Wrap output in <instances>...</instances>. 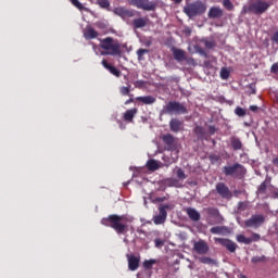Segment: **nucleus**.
<instances>
[{"instance_id": "f257e3e1", "label": "nucleus", "mask_w": 278, "mask_h": 278, "mask_svg": "<svg viewBox=\"0 0 278 278\" xmlns=\"http://www.w3.org/2000/svg\"><path fill=\"white\" fill-rule=\"evenodd\" d=\"M129 218L125 215L111 214L108 217L102 218L101 224L104 227H111L118 236H125L129 231Z\"/></svg>"}, {"instance_id": "f03ea898", "label": "nucleus", "mask_w": 278, "mask_h": 278, "mask_svg": "<svg viewBox=\"0 0 278 278\" xmlns=\"http://www.w3.org/2000/svg\"><path fill=\"white\" fill-rule=\"evenodd\" d=\"M99 49L101 55H111L112 58H122L123 56V45L117 39L112 37H106L104 39H99Z\"/></svg>"}, {"instance_id": "7ed1b4c3", "label": "nucleus", "mask_w": 278, "mask_h": 278, "mask_svg": "<svg viewBox=\"0 0 278 278\" xmlns=\"http://www.w3.org/2000/svg\"><path fill=\"white\" fill-rule=\"evenodd\" d=\"M165 151H170V157L164 155L162 160L165 162V166H170V164H175L177 160H179V146L175 140H165L164 141Z\"/></svg>"}, {"instance_id": "20e7f679", "label": "nucleus", "mask_w": 278, "mask_h": 278, "mask_svg": "<svg viewBox=\"0 0 278 278\" xmlns=\"http://www.w3.org/2000/svg\"><path fill=\"white\" fill-rule=\"evenodd\" d=\"M270 8V3L262 0H256L254 2H249V4L243 5L241 14H264L266 10Z\"/></svg>"}, {"instance_id": "39448f33", "label": "nucleus", "mask_w": 278, "mask_h": 278, "mask_svg": "<svg viewBox=\"0 0 278 278\" xmlns=\"http://www.w3.org/2000/svg\"><path fill=\"white\" fill-rule=\"evenodd\" d=\"M207 11V7L202 1H195L187 4L184 8V12L189 18H194V16H201V14H205Z\"/></svg>"}, {"instance_id": "423d86ee", "label": "nucleus", "mask_w": 278, "mask_h": 278, "mask_svg": "<svg viewBox=\"0 0 278 278\" xmlns=\"http://www.w3.org/2000/svg\"><path fill=\"white\" fill-rule=\"evenodd\" d=\"M223 173L226 177H233L235 179H242L244 175H247V169L240 163H236L233 165L224 166Z\"/></svg>"}, {"instance_id": "0eeeda50", "label": "nucleus", "mask_w": 278, "mask_h": 278, "mask_svg": "<svg viewBox=\"0 0 278 278\" xmlns=\"http://www.w3.org/2000/svg\"><path fill=\"white\" fill-rule=\"evenodd\" d=\"M128 3L138 10H143L144 12H155V10H157L156 0H128Z\"/></svg>"}, {"instance_id": "6e6552de", "label": "nucleus", "mask_w": 278, "mask_h": 278, "mask_svg": "<svg viewBox=\"0 0 278 278\" xmlns=\"http://www.w3.org/2000/svg\"><path fill=\"white\" fill-rule=\"evenodd\" d=\"M162 114H188V109L184 103L169 101L165 106H163Z\"/></svg>"}, {"instance_id": "1a4fd4ad", "label": "nucleus", "mask_w": 278, "mask_h": 278, "mask_svg": "<svg viewBox=\"0 0 278 278\" xmlns=\"http://www.w3.org/2000/svg\"><path fill=\"white\" fill-rule=\"evenodd\" d=\"M263 223H266V217L262 214L252 215L249 219L244 222L245 227H253L257 229L262 227Z\"/></svg>"}, {"instance_id": "9d476101", "label": "nucleus", "mask_w": 278, "mask_h": 278, "mask_svg": "<svg viewBox=\"0 0 278 278\" xmlns=\"http://www.w3.org/2000/svg\"><path fill=\"white\" fill-rule=\"evenodd\" d=\"M166 210H170V205L168 204L160 205L159 215H155L153 217L154 225H164V223H166V217L168 216V213L166 212Z\"/></svg>"}, {"instance_id": "9b49d317", "label": "nucleus", "mask_w": 278, "mask_h": 278, "mask_svg": "<svg viewBox=\"0 0 278 278\" xmlns=\"http://www.w3.org/2000/svg\"><path fill=\"white\" fill-rule=\"evenodd\" d=\"M215 188L217 194H219L222 199H231L233 197V193L225 182H218Z\"/></svg>"}, {"instance_id": "f8f14e48", "label": "nucleus", "mask_w": 278, "mask_h": 278, "mask_svg": "<svg viewBox=\"0 0 278 278\" xmlns=\"http://www.w3.org/2000/svg\"><path fill=\"white\" fill-rule=\"evenodd\" d=\"M193 251L198 255H207L210 253V245L204 240H199L193 243Z\"/></svg>"}, {"instance_id": "ddd939ff", "label": "nucleus", "mask_w": 278, "mask_h": 278, "mask_svg": "<svg viewBox=\"0 0 278 278\" xmlns=\"http://www.w3.org/2000/svg\"><path fill=\"white\" fill-rule=\"evenodd\" d=\"M215 242H217L222 247H225L230 253H236V249H238V244L229 239L215 238Z\"/></svg>"}, {"instance_id": "4468645a", "label": "nucleus", "mask_w": 278, "mask_h": 278, "mask_svg": "<svg viewBox=\"0 0 278 278\" xmlns=\"http://www.w3.org/2000/svg\"><path fill=\"white\" fill-rule=\"evenodd\" d=\"M113 13L116 16H119L121 18H132V16H135L134 11L125 8V7H117L115 9H113Z\"/></svg>"}, {"instance_id": "2eb2a0df", "label": "nucleus", "mask_w": 278, "mask_h": 278, "mask_svg": "<svg viewBox=\"0 0 278 278\" xmlns=\"http://www.w3.org/2000/svg\"><path fill=\"white\" fill-rule=\"evenodd\" d=\"M128 261L129 270H138L140 268V256H136L134 254H126Z\"/></svg>"}, {"instance_id": "dca6fc26", "label": "nucleus", "mask_w": 278, "mask_h": 278, "mask_svg": "<svg viewBox=\"0 0 278 278\" xmlns=\"http://www.w3.org/2000/svg\"><path fill=\"white\" fill-rule=\"evenodd\" d=\"M184 128V122L179 121L178 118H172L169 122V129L174 131V134H179Z\"/></svg>"}, {"instance_id": "f3484780", "label": "nucleus", "mask_w": 278, "mask_h": 278, "mask_svg": "<svg viewBox=\"0 0 278 278\" xmlns=\"http://www.w3.org/2000/svg\"><path fill=\"white\" fill-rule=\"evenodd\" d=\"M185 212L188 215V217L190 218V220H192L193 223L201 220V213L199 211H197L195 208L187 207L185 210Z\"/></svg>"}, {"instance_id": "a211bd4d", "label": "nucleus", "mask_w": 278, "mask_h": 278, "mask_svg": "<svg viewBox=\"0 0 278 278\" xmlns=\"http://www.w3.org/2000/svg\"><path fill=\"white\" fill-rule=\"evenodd\" d=\"M224 14L225 13L220 7H212L208 10L207 16L208 18H223Z\"/></svg>"}, {"instance_id": "6ab92c4d", "label": "nucleus", "mask_w": 278, "mask_h": 278, "mask_svg": "<svg viewBox=\"0 0 278 278\" xmlns=\"http://www.w3.org/2000/svg\"><path fill=\"white\" fill-rule=\"evenodd\" d=\"M149 23V17H138L132 21V27L135 29H142V27H147Z\"/></svg>"}, {"instance_id": "aec40b11", "label": "nucleus", "mask_w": 278, "mask_h": 278, "mask_svg": "<svg viewBox=\"0 0 278 278\" xmlns=\"http://www.w3.org/2000/svg\"><path fill=\"white\" fill-rule=\"evenodd\" d=\"M101 64L106 68L108 72L111 73V75H114L115 77H121V71L116 68L114 65L108 63L106 60H102Z\"/></svg>"}, {"instance_id": "412c9836", "label": "nucleus", "mask_w": 278, "mask_h": 278, "mask_svg": "<svg viewBox=\"0 0 278 278\" xmlns=\"http://www.w3.org/2000/svg\"><path fill=\"white\" fill-rule=\"evenodd\" d=\"M172 53L176 62H184V60H186V51L179 48H172Z\"/></svg>"}, {"instance_id": "4be33fe9", "label": "nucleus", "mask_w": 278, "mask_h": 278, "mask_svg": "<svg viewBox=\"0 0 278 278\" xmlns=\"http://www.w3.org/2000/svg\"><path fill=\"white\" fill-rule=\"evenodd\" d=\"M84 38H86V40H92L94 38H99V31H97L91 26H88L84 33Z\"/></svg>"}, {"instance_id": "5701e85b", "label": "nucleus", "mask_w": 278, "mask_h": 278, "mask_svg": "<svg viewBox=\"0 0 278 278\" xmlns=\"http://www.w3.org/2000/svg\"><path fill=\"white\" fill-rule=\"evenodd\" d=\"M138 114V109H129L124 113V121L127 123H134V116Z\"/></svg>"}, {"instance_id": "b1692460", "label": "nucleus", "mask_w": 278, "mask_h": 278, "mask_svg": "<svg viewBox=\"0 0 278 278\" xmlns=\"http://www.w3.org/2000/svg\"><path fill=\"white\" fill-rule=\"evenodd\" d=\"M137 100L144 105H153V103L156 101L155 97L153 96L137 97Z\"/></svg>"}, {"instance_id": "393cba45", "label": "nucleus", "mask_w": 278, "mask_h": 278, "mask_svg": "<svg viewBox=\"0 0 278 278\" xmlns=\"http://www.w3.org/2000/svg\"><path fill=\"white\" fill-rule=\"evenodd\" d=\"M198 260L200 264H207L208 266H216V264H218L216 260L210 256H200Z\"/></svg>"}, {"instance_id": "a878e982", "label": "nucleus", "mask_w": 278, "mask_h": 278, "mask_svg": "<svg viewBox=\"0 0 278 278\" xmlns=\"http://www.w3.org/2000/svg\"><path fill=\"white\" fill-rule=\"evenodd\" d=\"M146 166L148 170H151L153 173L160 168V163L153 159H150L148 160Z\"/></svg>"}, {"instance_id": "bb28decb", "label": "nucleus", "mask_w": 278, "mask_h": 278, "mask_svg": "<svg viewBox=\"0 0 278 278\" xmlns=\"http://www.w3.org/2000/svg\"><path fill=\"white\" fill-rule=\"evenodd\" d=\"M211 233H214L215 236H222V233H225L227 231V227L225 226H214L211 228Z\"/></svg>"}, {"instance_id": "cd10ccee", "label": "nucleus", "mask_w": 278, "mask_h": 278, "mask_svg": "<svg viewBox=\"0 0 278 278\" xmlns=\"http://www.w3.org/2000/svg\"><path fill=\"white\" fill-rule=\"evenodd\" d=\"M200 42H202V45H204V47L206 49H215L216 48V41H214V39L208 40L207 38H202L200 40Z\"/></svg>"}, {"instance_id": "c85d7f7f", "label": "nucleus", "mask_w": 278, "mask_h": 278, "mask_svg": "<svg viewBox=\"0 0 278 278\" xmlns=\"http://www.w3.org/2000/svg\"><path fill=\"white\" fill-rule=\"evenodd\" d=\"M222 5L228 10V12H233V10H236V7L231 0H222Z\"/></svg>"}, {"instance_id": "c756f323", "label": "nucleus", "mask_w": 278, "mask_h": 278, "mask_svg": "<svg viewBox=\"0 0 278 278\" xmlns=\"http://www.w3.org/2000/svg\"><path fill=\"white\" fill-rule=\"evenodd\" d=\"M155 264H157V261L155 258L146 260L143 262V268H146V270H151V268H153Z\"/></svg>"}, {"instance_id": "7c9ffc66", "label": "nucleus", "mask_w": 278, "mask_h": 278, "mask_svg": "<svg viewBox=\"0 0 278 278\" xmlns=\"http://www.w3.org/2000/svg\"><path fill=\"white\" fill-rule=\"evenodd\" d=\"M119 92L123 97H134V94H131V86L128 87H121L119 88Z\"/></svg>"}, {"instance_id": "2f4dec72", "label": "nucleus", "mask_w": 278, "mask_h": 278, "mask_svg": "<svg viewBox=\"0 0 278 278\" xmlns=\"http://www.w3.org/2000/svg\"><path fill=\"white\" fill-rule=\"evenodd\" d=\"M251 238H247L244 235L237 236V242H240L241 244H251Z\"/></svg>"}, {"instance_id": "473e14b6", "label": "nucleus", "mask_w": 278, "mask_h": 278, "mask_svg": "<svg viewBox=\"0 0 278 278\" xmlns=\"http://www.w3.org/2000/svg\"><path fill=\"white\" fill-rule=\"evenodd\" d=\"M194 134H197L198 138H205V129L201 126H195L193 129Z\"/></svg>"}, {"instance_id": "72a5a7b5", "label": "nucleus", "mask_w": 278, "mask_h": 278, "mask_svg": "<svg viewBox=\"0 0 278 278\" xmlns=\"http://www.w3.org/2000/svg\"><path fill=\"white\" fill-rule=\"evenodd\" d=\"M97 3L102 10H109L110 11V0H97Z\"/></svg>"}, {"instance_id": "f704fd0d", "label": "nucleus", "mask_w": 278, "mask_h": 278, "mask_svg": "<svg viewBox=\"0 0 278 278\" xmlns=\"http://www.w3.org/2000/svg\"><path fill=\"white\" fill-rule=\"evenodd\" d=\"M72 4H74L75 8H77V10H85V12H88V8L84 7V4H81V2H79V0H70Z\"/></svg>"}, {"instance_id": "c9c22d12", "label": "nucleus", "mask_w": 278, "mask_h": 278, "mask_svg": "<svg viewBox=\"0 0 278 278\" xmlns=\"http://www.w3.org/2000/svg\"><path fill=\"white\" fill-rule=\"evenodd\" d=\"M268 188V182L263 181L258 188H257V193L258 194H266V189Z\"/></svg>"}, {"instance_id": "e433bc0d", "label": "nucleus", "mask_w": 278, "mask_h": 278, "mask_svg": "<svg viewBox=\"0 0 278 278\" xmlns=\"http://www.w3.org/2000/svg\"><path fill=\"white\" fill-rule=\"evenodd\" d=\"M237 210L238 212H245V210H249V203L247 201L238 202Z\"/></svg>"}, {"instance_id": "4c0bfd02", "label": "nucleus", "mask_w": 278, "mask_h": 278, "mask_svg": "<svg viewBox=\"0 0 278 278\" xmlns=\"http://www.w3.org/2000/svg\"><path fill=\"white\" fill-rule=\"evenodd\" d=\"M235 114L242 118V117L247 116V110H244V109H242L240 106H237L235 109Z\"/></svg>"}, {"instance_id": "58836bf2", "label": "nucleus", "mask_w": 278, "mask_h": 278, "mask_svg": "<svg viewBox=\"0 0 278 278\" xmlns=\"http://www.w3.org/2000/svg\"><path fill=\"white\" fill-rule=\"evenodd\" d=\"M207 214H208L210 216H214V217L216 218V217L219 216L220 212H219L218 208H216V207H210V208L207 210Z\"/></svg>"}, {"instance_id": "ea45409f", "label": "nucleus", "mask_w": 278, "mask_h": 278, "mask_svg": "<svg viewBox=\"0 0 278 278\" xmlns=\"http://www.w3.org/2000/svg\"><path fill=\"white\" fill-rule=\"evenodd\" d=\"M252 264H258L262 262H266V256L262 255V256H253L251 260Z\"/></svg>"}, {"instance_id": "a19ab883", "label": "nucleus", "mask_w": 278, "mask_h": 278, "mask_svg": "<svg viewBox=\"0 0 278 278\" xmlns=\"http://www.w3.org/2000/svg\"><path fill=\"white\" fill-rule=\"evenodd\" d=\"M219 75L222 79H229V75H230L229 70H227L226 67H223L220 70Z\"/></svg>"}, {"instance_id": "79ce46f5", "label": "nucleus", "mask_w": 278, "mask_h": 278, "mask_svg": "<svg viewBox=\"0 0 278 278\" xmlns=\"http://www.w3.org/2000/svg\"><path fill=\"white\" fill-rule=\"evenodd\" d=\"M231 147H232V149H235V151H240V149H242V141L233 140L231 142Z\"/></svg>"}, {"instance_id": "37998d69", "label": "nucleus", "mask_w": 278, "mask_h": 278, "mask_svg": "<svg viewBox=\"0 0 278 278\" xmlns=\"http://www.w3.org/2000/svg\"><path fill=\"white\" fill-rule=\"evenodd\" d=\"M176 176L184 181V179H186V173L184 172V169L181 168H176Z\"/></svg>"}, {"instance_id": "c03bdc74", "label": "nucleus", "mask_w": 278, "mask_h": 278, "mask_svg": "<svg viewBox=\"0 0 278 278\" xmlns=\"http://www.w3.org/2000/svg\"><path fill=\"white\" fill-rule=\"evenodd\" d=\"M208 160H211L212 164H215V162H219L220 161V155H218V154H211V155H208Z\"/></svg>"}, {"instance_id": "a18cd8bd", "label": "nucleus", "mask_w": 278, "mask_h": 278, "mask_svg": "<svg viewBox=\"0 0 278 278\" xmlns=\"http://www.w3.org/2000/svg\"><path fill=\"white\" fill-rule=\"evenodd\" d=\"M144 53H149V50H147V49L137 50L138 60H142Z\"/></svg>"}, {"instance_id": "49530a36", "label": "nucleus", "mask_w": 278, "mask_h": 278, "mask_svg": "<svg viewBox=\"0 0 278 278\" xmlns=\"http://www.w3.org/2000/svg\"><path fill=\"white\" fill-rule=\"evenodd\" d=\"M261 238H262V237L260 236V233L253 232V233H252V237L250 238V240H252L251 243H252V242H260Z\"/></svg>"}, {"instance_id": "de8ad7c7", "label": "nucleus", "mask_w": 278, "mask_h": 278, "mask_svg": "<svg viewBox=\"0 0 278 278\" xmlns=\"http://www.w3.org/2000/svg\"><path fill=\"white\" fill-rule=\"evenodd\" d=\"M195 51H197V53H200V55H204V58H207V53L205 52V49H203L199 46H195Z\"/></svg>"}, {"instance_id": "09e8293b", "label": "nucleus", "mask_w": 278, "mask_h": 278, "mask_svg": "<svg viewBox=\"0 0 278 278\" xmlns=\"http://www.w3.org/2000/svg\"><path fill=\"white\" fill-rule=\"evenodd\" d=\"M146 84H147V81H144V80H137V81H135V88H144Z\"/></svg>"}, {"instance_id": "8fccbe9b", "label": "nucleus", "mask_w": 278, "mask_h": 278, "mask_svg": "<svg viewBox=\"0 0 278 278\" xmlns=\"http://www.w3.org/2000/svg\"><path fill=\"white\" fill-rule=\"evenodd\" d=\"M154 244H155L156 249H160V248L164 247V241L162 239H155Z\"/></svg>"}, {"instance_id": "3c124183", "label": "nucleus", "mask_w": 278, "mask_h": 278, "mask_svg": "<svg viewBox=\"0 0 278 278\" xmlns=\"http://www.w3.org/2000/svg\"><path fill=\"white\" fill-rule=\"evenodd\" d=\"M270 73H274L275 75H278V62L274 63L270 67Z\"/></svg>"}, {"instance_id": "603ef678", "label": "nucleus", "mask_w": 278, "mask_h": 278, "mask_svg": "<svg viewBox=\"0 0 278 278\" xmlns=\"http://www.w3.org/2000/svg\"><path fill=\"white\" fill-rule=\"evenodd\" d=\"M185 60H186L187 64H189L190 66L197 65V61H194V59H192V58H186Z\"/></svg>"}, {"instance_id": "864d4df0", "label": "nucleus", "mask_w": 278, "mask_h": 278, "mask_svg": "<svg viewBox=\"0 0 278 278\" xmlns=\"http://www.w3.org/2000/svg\"><path fill=\"white\" fill-rule=\"evenodd\" d=\"M208 134H210V136H214L216 134V127L215 126H208Z\"/></svg>"}, {"instance_id": "5fc2aeb1", "label": "nucleus", "mask_w": 278, "mask_h": 278, "mask_svg": "<svg viewBox=\"0 0 278 278\" xmlns=\"http://www.w3.org/2000/svg\"><path fill=\"white\" fill-rule=\"evenodd\" d=\"M258 111H260V106L258 105H250V112L257 113Z\"/></svg>"}, {"instance_id": "6e6d98bb", "label": "nucleus", "mask_w": 278, "mask_h": 278, "mask_svg": "<svg viewBox=\"0 0 278 278\" xmlns=\"http://www.w3.org/2000/svg\"><path fill=\"white\" fill-rule=\"evenodd\" d=\"M184 34L185 36H190L192 34V29L190 27H185Z\"/></svg>"}, {"instance_id": "4d7b16f0", "label": "nucleus", "mask_w": 278, "mask_h": 278, "mask_svg": "<svg viewBox=\"0 0 278 278\" xmlns=\"http://www.w3.org/2000/svg\"><path fill=\"white\" fill-rule=\"evenodd\" d=\"M242 192H244V191L236 189L233 191V197L238 198V197H240V194H242Z\"/></svg>"}, {"instance_id": "13d9d810", "label": "nucleus", "mask_w": 278, "mask_h": 278, "mask_svg": "<svg viewBox=\"0 0 278 278\" xmlns=\"http://www.w3.org/2000/svg\"><path fill=\"white\" fill-rule=\"evenodd\" d=\"M163 140H173V135L168 134L163 137Z\"/></svg>"}, {"instance_id": "bf43d9fd", "label": "nucleus", "mask_w": 278, "mask_h": 278, "mask_svg": "<svg viewBox=\"0 0 278 278\" xmlns=\"http://www.w3.org/2000/svg\"><path fill=\"white\" fill-rule=\"evenodd\" d=\"M250 89L252 90V94H255V92H256L255 85L251 84Z\"/></svg>"}, {"instance_id": "052dcab7", "label": "nucleus", "mask_w": 278, "mask_h": 278, "mask_svg": "<svg viewBox=\"0 0 278 278\" xmlns=\"http://www.w3.org/2000/svg\"><path fill=\"white\" fill-rule=\"evenodd\" d=\"M129 103H134V99H128L126 102H125V105H129Z\"/></svg>"}, {"instance_id": "680f3d73", "label": "nucleus", "mask_w": 278, "mask_h": 278, "mask_svg": "<svg viewBox=\"0 0 278 278\" xmlns=\"http://www.w3.org/2000/svg\"><path fill=\"white\" fill-rule=\"evenodd\" d=\"M273 164H275V166H278V157L273 160Z\"/></svg>"}, {"instance_id": "e2e57ef3", "label": "nucleus", "mask_w": 278, "mask_h": 278, "mask_svg": "<svg viewBox=\"0 0 278 278\" xmlns=\"http://www.w3.org/2000/svg\"><path fill=\"white\" fill-rule=\"evenodd\" d=\"M121 129H125V125H123V122L118 121Z\"/></svg>"}, {"instance_id": "0e129e2a", "label": "nucleus", "mask_w": 278, "mask_h": 278, "mask_svg": "<svg viewBox=\"0 0 278 278\" xmlns=\"http://www.w3.org/2000/svg\"><path fill=\"white\" fill-rule=\"evenodd\" d=\"M151 45H152L151 40H148V41L146 42V47H151Z\"/></svg>"}, {"instance_id": "69168bd1", "label": "nucleus", "mask_w": 278, "mask_h": 278, "mask_svg": "<svg viewBox=\"0 0 278 278\" xmlns=\"http://www.w3.org/2000/svg\"><path fill=\"white\" fill-rule=\"evenodd\" d=\"M175 3H181V0H173Z\"/></svg>"}, {"instance_id": "338daca9", "label": "nucleus", "mask_w": 278, "mask_h": 278, "mask_svg": "<svg viewBox=\"0 0 278 278\" xmlns=\"http://www.w3.org/2000/svg\"><path fill=\"white\" fill-rule=\"evenodd\" d=\"M93 49H97V45H93Z\"/></svg>"}, {"instance_id": "774afa93", "label": "nucleus", "mask_w": 278, "mask_h": 278, "mask_svg": "<svg viewBox=\"0 0 278 278\" xmlns=\"http://www.w3.org/2000/svg\"><path fill=\"white\" fill-rule=\"evenodd\" d=\"M241 278H247V276H241Z\"/></svg>"}]
</instances>
